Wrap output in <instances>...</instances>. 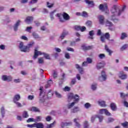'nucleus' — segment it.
I'll list each match as a JSON object with an SVG mask.
<instances>
[{"mask_svg": "<svg viewBox=\"0 0 128 128\" xmlns=\"http://www.w3.org/2000/svg\"><path fill=\"white\" fill-rule=\"evenodd\" d=\"M126 6H123L122 10H120L118 7L116 5H114L111 10V12L113 14L112 16V18H110L111 20H113L114 22H118V20L116 18V16H120V14L126 10Z\"/></svg>", "mask_w": 128, "mask_h": 128, "instance_id": "nucleus-1", "label": "nucleus"}, {"mask_svg": "<svg viewBox=\"0 0 128 128\" xmlns=\"http://www.w3.org/2000/svg\"><path fill=\"white\" fill-rule=\"evenodd\" d=\"M72 100H74V102L71 104H69L68 105V108H72L76 104H78V100H80V96L78 94L74 95V94L70 93L68 96V102H70Z\"/></svg>", "mask_w": 128, "mask_h": 128, "instance_id": "nucleus-2", "label": "nucleus"}, {"mask_svg": "<svg viewBox=\"0 0 128 128\" xmlns=\"http://www.w3.org/2000/svg\"><path fill=\"white\" fill-rule=\"evenodd\" d=\"M56 16L58 18L60 22H64V20H68L70 18V15L66 12L63 14L58 13L56 14Z\"/></svg>", "mask_w": 128, "mask_h": 128, "instance_id": "nucleus-3", "label": "nucleus"}, {"mask_svg": "<svg viewBox=\"0 0 128 128\" xmlns=\"http://www.w3.org/2000/svg\"><path fill=\"white\" fill-rule=\"evenodd\" d=\"M42 54L44 55V57L45 58H46V60H50V54H46L44 52H42L40 51H38L36 48L34 50V56H33V58L36 60V58H38V56H42Z\"/></svg>", "mask_w": 128, "mask_h": 128, "instance_id": "nucleus-4", "label": "nucleus"}, {"mask_svg": "<svg viewBox=\"0 0 128 128\" xmlns=\"http://www.w3.org/2000/svg\"><path fill=\"white\" fill-rule=\"evenodd\" d=\"M39 96L40 102V104L44 102V98H46V94H44V92L42 88H40V94Z\"/></svg>", "mask_w": 128, "mask_h": 128, "instance_id": "nucleus-5", "label": "nucleus"}, {"mask_svg": "<svg viewBox=\"0 0 128 128\" xmlns=\"http://www.w3.org/2000/svg\"><path fill=\"white\" fill-rule=\"evenodd\" d=\"M98 118L99 119V122H102V120L104 119V116H102L100 115H94L92 116L91 118V122H94V120Z\"/></svg>", "mask_w": 128, "mask_h": 128, "instance_id": "nucleus-6", "label": "nucleus"}, {"mask_svg": "<svg viewBox=\"0 0 128 128\" xmlns=\"http://www.w3.org/2000/svg\"><path fill=\"white\" fill-rule=\"evenodd\" d=\"M12 77L11 76H8L6 75H3L2 76V80L5 82H12Z\"/></svg>", "mask_w": 128, "mask_h": 128, "instance_id": "nucleus-7", "label": "nucleus"}, {"mask_svg": "<svg viewBox=\"0 0 128 128\" xmlns=\"http://www.w3.org/2000/svg\"><path fill=\"white\" fill-rule=\"evenodd\" d=\"M34 46V42L32 41L30 42V43L28 44L27 46H26V52H30V48H32Z\"/></svg>", "mask_w": 128, "mask_h": 128, "instance_id": "nucleus-8", "label": "nucleus"}, {"mask_svg": "<svg viewBox=\"0 0 128 128\" xmlns=\"http://www.w3.org/2000/svg\"><path fill=\"white\" fill-rule=\"evenodd\" d=\"M100 24H104V16L102 15H99L98 16Z\"/></svg>", "mask_w": 128, "mask_h": 128, "instance_id": "nucleus-9", "label": "nucleus"}, {"mask_svg": "<svg viewBox=\"0 0 128 128\" xmlns=\"http://www.w3.org/2000/svg\"><path fill=\"white\" fill-rule=\"evenodd\" d=\"M101 74L102 76L99 78L100 82H104V80H106V74L104 71H102Z\"/></svg>", "mask_w": 128, "mask_h": 128, "instance_id": "nucleus-10", "label": "nucleus"}, {"mask_svg": "<svg viewBox=\"0 0 128 128\" xmlns=\"http://www.w3.org/2000/svg\"><path fill=\"white\" fill-rule=\"evenodd\" d=\"M26 46H24V42H20L19 45V48H20L21 52H26Z\"/></svg>", "mask_w": 128, "mask_h": 128, "instance_id": "nucleus-11", "label": "nucleus"}, {"mask_svg": "<svg viewBox=\"0 0 128 128\" xmlns=\"http://www.w3.org/2000/svg\"><path fill=\"white\" fill-rule=\"evenodd\" d=\"M72 122H61L60 126L62 128H64L65 126H72Z\"/></svg>", "mask_w": 128, "mask_h": 128, "instance_id": "nucleus-12", "label": "nucleus"}, {"mask_svg": "<svg viewBox=\"0 0 128 128\" xmlns=\"http://www.w3.org/2000/svg\"><path fill=\"white\" fill-rule=\"evenodd\" d=\"M82 48L83 50H92L94 46H86V45H82Z\"/></svg>", "mask_w": 128, "mask_h": 128, "instance_id": "nucleus-13", "label": "nucleus"}, {"mask_svg": "<svg viewBox=\"0 0 128 128\" xmlns=\"http://www.w3.org/2000/svg\"><path fill=\"white\" fill-rule=\"evenodd\" d=\"M76 68L79 71V72L81 74H84V68H82L80 67L78 64H75Z\"/></svg>", "mask_w": 128, "mask_h": 128, "instance_id": "nucleus-14", "label": "nucleus"}, {"mask_svg": "<svg viewBox=\"0 0 128 128\" xmlns=\"http://www.w3.org/2000/svg\"><path fill=\"white\" fill-rule=\"evenodd\" d=\"M22 22L20 21V20H18L16 24L14 25V32H16V30H18V26H20V22Z\"/></svg>", "mask_w": 128, "mask_h": 128, "instance_id": "nucleus-15", "label": "nucleus"}, {"mask_svg": "<svg viewBox=\"0 0 128 128\" xmlns=\"http://www.w3.org/2000/svg\"><path fill=\"white\" fill-rule=\"evenodd\" d=\"M99 8L102 12H106V10H108V6H104L102 4H101L100 5Z\"/></svg>", "mask_w": 128, "mask_h": 128, "instance_id": "nucleus-16", "label": "nucleus"}, {"mask_svg": "<svg viewBox=\"0 0 128 128\" xmlns=\"http://www.w3.org/2000/svg\"><path fill=\"white\" fill-rule=\"evenodd\" d=\"M20 100V94H16L14 96L13 102H18Z\"/></svg>", "mask_w": 128, "mask_h": 128, "instance_id": "nucleus-17", "label": "nucleus"}, {"mask_svg": "<svg viewBox=\"0 0 128 128\" xmlns=\"http://www.w3.org/2000/svg\"><path fill=\"white\" fill-rule=\"evenodd\" d=\"M35 128H44V124H42V122L35 123Z\"/></svg>", "mask_w": 128, "mask_h": 128, "instance_id": "nucleus-18", "label": "nucleus"}, {"mask_svg": "<svg viewBox=\"0 0 128 128\" xmlns=\"http://www.w3.org/2000/svg\"><path fill=\"white\" fill-rule=\"evenodd\" d=\"M67 34H68V32L66 30H64L62 35L60 36V38H61V40H64V36H67Z\"/></svg>", "mask_w": 128, "mask_h": 128, "instance_id": "nucleus-19", "label": "nucleus"}, {"mask_svg": "<svg viewBox=\"0 0 128 128\" xmlns=\"http://www.w3.org/2000/svg\"><path fill=\"white\" fill-rule=\"evenodd\" d=\"M32 16H28L26 19L25 20V22L26 24H30L32 21Z\"/></svg>", "mask_w": 128, "mask_h": 128, "instance_id": "nucleus-20", "label": "nucleus"}, {"mask_svg": "<svg viewBox=\"0 0 128 128\" xmlns=\"http://www.w3.org/2000/svg\"><path fill=\"white\" fill-rule=\"evenodd\" d=\"M119 78H121V80H126L127 78V76L126 74H123L120 72L119 74Z\"/></svg>", "mask_w": 128, "mask_h": 128, "instance_id": "nucleus-21", "label": "nucleus"}, {"mask_svg": "<svg viewBox=\"0 0 128 128\" xmlns=\"http://www.w3.org/2000/svg\"><path fill=\"white\" fill-rule=\"evenodd\" d=\"M30 110L34 112H40V109L36 106H32L30 108Z\"/></svg>", "mask_w": 128, "mask_h": 128, "instance_id": "nucleus-22", "label": "nucleus"}, {"mask_svg": "<svg viewBox=\"0 0 128 128\" xmlns=\"http://www.w3.org/2000/svg\"><path fill=\"white\" fill-rule=\"evenodd\" d=\"M98 104L99 105H100V106H102L103 108H105V106H106V102L104 101L99 100L98 101Z\"/></svg>", "mask_w": 128, "mask_h": 128, "instance_id": "nucleus-23", "label": "nucleus"}, {"mask_svg": "<svg viewBox=\"0 0 128 128\" xmlns=\"http://www.w3.org/2000/svg\"><path fill=\"white\" fill-rule=\"evenodd\" d=\"M79 120L80 119L78 118H74V122L76 124V126H78V128H80V124L78 122Z\"/></svg>", "mask_w": 128, "mask_h": 128, "instance_id": "nucleus-24", "label": "nucleus"}, {"mask_svg": "<svg viewBox=\"0 0 128 128\" xmlns=\"http://www.w3.org/2000/svg\"><path fill=\"white\" fill-rule=\"evenodd\" d=\"M105 50L107 52H108L109 56H112V51L108 47V45H105Z\"/></svg>", "mask_w": 128, "mask_h": 128, "instance_id": "nucleus-25", "label": "nucleus"}, {"mask_svg": "<svg viewBox=\"0 0 128 128\" xmlns=\"http://www.w3.org/2000/svg\"><path fill=\"white\" fill-rule=\"evenodd\" d=\"M96 68L97 70H100V68H104V64L102 62L98 63L96 66Z\"/></svg>", "mask_w": 128, "mask_h": 128, "instance_id": "nucleus-26", "label": "nucleus"}, {"mask_svg": "<svg viewBox=\"0 0 128 128\" xmlns=\"http://www.w3.org/2000/svg\"><path fill=\"white\" fill-rule=\"evenodd\" d=\"M52 84V80H50L47 82V84H46L45 88H50Z\"/></svg>", "mask_w": 128, "mask_h": 128, "instance_id": "nucleus-27", "label": "nucleus"}, {"mask_svg": "<svg viewBox=\"0 0 128 128\" xmlns=\"http://www.w3.org/2000/svg\"><path fill=\"white\" fill-rule=\"evenodd\" d=\"M110 106L112 110L114 111L116 110V104L111 103Z\"/></svg>", "mask_w": 128, "mask_h": 128, "instance_id": "nucleus-28", "label": "nucleus"}, {"mask_svg": "<svg viewBox=\"0 0 128 128\" xmlns=\"http://www.w3.org/2000/svg\"><path fill=\"white\" fill-rule=\"evenodd\" d=\"M52 96H54V93H52V90H50L47 94V95H46L47 98H52Z\"/></svg>", "mask_w": 128, "mask_h": 128, "instance_id": "nucleus-29", "label": "nucleus"}, {"mask_svg": "<svg viewBox=\"0 0 128 128\" xmlns=\"http://www.w3.org/2000/svg\"><path fill=\"white\" fill-rule=\"evenodd\" d=\"M28 116H29V115H28V112L24 111L22 114V118H28Z\"/></svg>", "mask_w": 128, "mask_h": 128, "instance_id": "nucleus-30", "label": "nucleus"}, {"mask_svg": "<svg viewBox=\"0 0 128 128\" xmlns=\"http://www.w3.org/2000/svg\"><path fill=\"white\" fill-rule=\"evenodd\" d=\"M86 24L88 28H92V22L90 20H88L86 22Z\"/></svg>", "mask_w": 128, "mask_h": 128, "instance_id": "nucleus-31", "label": "nucleus"}, {"mask_svg": "<svg viewBox=\"0 0 128 128\" xmlns=\"http://www.w3.org/2000/svg\"><path fill=\"white\" fill-rule=\"evenodd\" d=\"M65 78L66 74L64 73H63L62 75V78H61V80L59 82V86H62V82H64V80Z\"/></svg>", "mask_w": 128, "mask_h": 128, "instance_id": "nucleus-32", "label": "nucleus"}, {"mask_svg": "<svg viewBox=\"0 0 128 128\" xmlns=\"http://www.w3.org/2000/svg\"><path fill=\"white\" fill-rule=\"evenodd\" d=\"M126 38H128V34L126 32H122L120 36L121 40H124Z\"/></svg>", "mask_w": 128, "mask_h": 128, "instance_id": "nucleus-33", "label": "nucleus"}, {"mask_svg": "<svg viewBox=\"0 0 128 128\" xmlns=\"http://www.w3.org/2000/svg\"><path fill=\"white\" fill-rule=\"evenodd\" d=\"M103 36L106 38V40H110V33L106 32L103 35Z\"/></svg>", "mask_w": 128, "mask_h": 128, "instance_id": "nucleus-34", "label": "nucleus"}, {"mask_svg": "<svg viewBox=\"0 0 128 128\" xmlns=\"http://www.w3.org/2000/svg\"><path fill=\"white\" fill-rule=\"evenodd\" d=\"M54 124H56V121H54L52 123L50 124H48L46 126V128H52L54 126Z\"/></svg>", "mask_w": 128, "mask_h": 128, "instance_id": "nucleus-35", "label": "nucleus"}, {"mask_svg": "<svg viewBox=\"0 0 128 128\" xmlns=\"http://www.w3.org/2000/svg\"><path fill=\"white\" fill-rule=\"evenodd\" d=\"M106 26H112V23L107 20L106 22Z\"/></svg>", "mask_w": 128, "mask_h": 128, "instance_id": "nucleus-36", "label": "nucleus"}, {"mask_svg": "<svg viewBox=\"0 0 128 128\" xmlns=\"http://www.w3.org/2000/svg\"><path fill=\"white\" fill-rule=\"evenodd\" d=\"M122 126L124 128H128V122H124L121 124Z\"/></svg>", "mask_w": 128, "mask_h": 128, "instance_id": "nucleus-37", "label": "nucleus"}, {"mask_svg": "<svg viewBox=\"0 0 128 128\" xmlns=\"http://www.w3.org/2000/svg\"><path fill=\"white\" fill-rule=\"evenodd\" d=\"M80 110V108L76 106L73 108V110H72V112H78Z\"/></svg>", "mask_w": 128, "mask_h": 128, "instance_id": "nucleus-38", "label": "nucleus"}, {"mask_svg": "<svg viewBox=\"0 0 128 128\" xmlns=\"http://www.w3.org/2000/svg\"><path fill=\"white\" fill-rule=\"evenodd\" d=\"M1 114H2V118H4L5 112H4V106L1 108Z\"/></svg>", "mask_w": 128, "mask_h": 128, "instance_id": "nucleus-39", "label": "nucleus"}, {"mask_svg": "<svg viewBox=\"0 0 128 128\" xmlns=\"http://www.w3.org/2000/svg\"><path fill=\"white\" fill-rule=\"evenodd\" d=\"M54 4L50 3V2H47L46 3V6L49 8H52L54 6Z\"/></svg>", "mask_w": 128, "mask_h": 128, "instance_id": "nucleus-40", "label": "nucleus"}, {"mask_svg": "<svg viewBox=\"0 0 128 128\" xmlns=\"http://www.w3.org/2000/svg\"><path fill=\"white\" fill-rule=\"evenodd\" d=\"M54 12H56V10H54L50 13V18L52 20H53L54 19Z\"/></svg>", "mask_w": 128, "mask_h": 128, "instance_id": "nucleus-41", "label": "nucleus"}, {"mask_svg": "<svg viewBox=\"0 0 128 128\" xmlns=\"http://www.w3.org/2000/svg\"><path fill=\"white\" fill-rule=\"evenodd\" d=\"M26 126H27V128H36V123H34V124H28L26 125Z\"/></svg>", "mask_w": 128, "mask_h": 128, "instance_id": "nucleus-42", "label": "nucleus"}, {"mask_svg": "<svg viewBox=\"0 0 128 128\" xmlns=\"http://www.w3.org/2000/svg\"><path fill=\"white\" fill-rule=\"evenodd\" d=\"M81 16H83V18H88V13L86 11H84L81 14Z\"/></svg>", "mask_w": 128, "mask_h": 128, "instance_id": "nucleus-43", "label": "nucleus"}, {"mask_svg": "<svg viewBox=\"0 0 128 128\" xmlns=\"http://www.w3.org/2000/svg\"><path fill=\"white\" fill-rule=\"evenodd\" d=\"M32 26H28L26 30V32H32Z\"/></svg>", "mask_w": 128, "mask_h": 128, "instance_id": "nucleus-44", "label": "nucleus"}, {"mask_svg": "<svg viewBox=\"0 0 128 128\" xmlns=\"http://www.w3.org/2000/svg\"><path fill=\"white\" fill-rule=\"evenodd\" d=\"M14 104H16V106H18V108H22V104L20 102H14Z\"/></svg>", "mask_w": 128, "mask_h": 128, "instance_id": "nucleus-45", "label": "nucleus"}, {"mask_svg": "<svg viewBox=\"0 0 128 128\" xmlns=\"http://www.w3.org/2000/svg\"><path fill=\"white\" fill-rule=\"evenodd\" d=\"M127 48H128V44H125L120 48V50H124Z\"/></svg>", "mask_w": 128, "mask_h": 128, "instance_id": "nucleus-46", "label": "nucleus"}, {"mask_svg": "<svg viewBox=\"0 0 128 128\" xmlns=\"http://www.w3.org/2000/svg\"><path fill=\"white\" fill-rule=\"evenodd\" d=\"M84 128H88V122L85 121L84 123Z\"/></svg>", "mask_w": 128, "mask_h": 128, "instance_id": "nucleus-47", "label": "nucleus"}, {"mask_svg": "<svg viewBox=\"0 0 128 128\" xmlns=\"http://www.w3.org/2000/svg\"><path fill=\"white\" fill-rule=\"evenodd\" d=\"M91 88L93 90H96V84H92L91 86Z\"/></svg>", "mask_w": 128, "mask_h": 128, "instance_id": "nucleus-48", "label": "nucleus"}, {"mask_svg": "<svg viewBox=\"0 0 128 128\" xmlns=\"http://www.w3.org/2000/svg\"><path fill=\"white\" fill-rule=\"evenodd\" d=\"M34 98V95H30L28 97V99L29 100H32Z\"/></svg>", "mask_w": 128, "mask_h": 128, "instance_id": "nucleus-49", "label": "nucleus"}, {"mask_svg": "<svg viewBox=\"0 0 128 128\" xmlns=\"http://www.w3.org/2000/svg\"><path fill=\"white\" fill-rule=\"evenodd\" d=\"M100 40L102 42H106V38H104V36H100Z\"/></svg>", "mask_w": 128, "mask_h": 128, "instance_id": "nucleus-50", "label": "nucleus"}, {"mask_svg": "<svg viewBox=\"0 0 128 128\" xmlns=\"http://www.w3.org/2000/svg\"><path fill=\"white\" fill-rule=\"evenodd\" d=\"M38 62L39 64H44V58H38Z\"/></svg>", "mask_w": 128, "mask_h": 128, "instance_id": "nucleus-51", "label": "nucleus"}, {"mask_svg": "<svg viewBox=\"0 0 128 128\" xmlns=\"http://www.w3.org/2000/svg\"><path fill=\"white\" fill-rule=\"evenodd\" d=\"M38 0H31L29 4H36L38 2Z\"/></svg>", "mask_w": 128, "mask_h": 128, "instance_id": "nucleus-52", "label": "nucleus"}, {"mask_svg": "<svg viewBox=\"0 0 128 128\" xmlns=\"http://www.w3.org/2000/svg\"><path fill=\"white\" fill-rule=\"evenodd\" d=\"M86 62L88 64H92V60L91 58H86Z\"/></svg>", "mask_w": 128, "mask_h": 128, "instance_id": "nucleus-53", "label": "nucleus"}, {"mask_svg": "<svg viewBox=\"0 0 128 128\" xmlns=\"http://www.w3.org/2000/svg\"><path fill=\"white\" fill-rule=\"evenodd\" d=\"M26 122H34V118H29Z\"/></svg>", "mask_w": 128, "mask_h": 128, "instance_id": "nucleus-54", "label": "nucleus"}, {"mask_svg": "<svg viewBox=\"0 0 128 128\" xmlns=\"http://www.w3.org/2000/svg\"><path fill=\"white\" fill-rule=\"evenodd\" d=\"M114 119L112 118H108V120L107 121L108 124H110V122H114Z\"/></svg>", "mask_w": 128, "mask_h": 128, "instance_id": "nucleus-55", "label": "nucleus"}, {"mask_svg": "<svg viewBox=\"0 0 128 128\" xmlns=\"http://www.w3.org/2000/svg\"><path fill=\"white\" fill-rule=\"evenodd\" d=\"M32 36L34 38H38V35L34 32L32 33Z\"/></svg>", "mask_w": 128, "mask_h": 128, "instance_id": "nucleus-56", "label": "nucleus"}, {"mask_svg": "<svg viewBox=\"0 0 128 128\" xmlns=\"http://www.w3.org/2000/svg\"><path fill=\"white\" fill-rule=\"evenodd\" d=\"M53 76L54 78H57L58 76V72H56V71L54 70L53 71Z\"/></svg>", "mask_w": 128, "mask_h": 128, "instance_id": "nucleus-57", "label": "nucleus"}, {"mask_svg": "<svg viewBox=\"0 0 128 128\" xmlns=\"http://www.w3.org/2000/svg\"><path fill=\"white\" fill-rule=\"evenodd\" d=\"M84 106H85L86 108H90L91 106L90 103L88 102L84 104Z\"/></svg>", "mask_w": 128, "mask_h": 128, "instance_id": "nucleus-58", "label": "nucleus"}, {"mask_svg": "<svg viewBox=\"0 0 128 128\" xmlns=\"http://www.w3.org/2000/svg\"><path fill=\"white\" fill-rule=\"evenodd\" d=\"M65 58H67V60H70V54L66 53L65 54Z\"/></svg>", "mask_w": 128, "mask_h": 128, "instance_id": "nucleus-59", "label": "nucleus"}, {"mask_svg": "<svg viewBox=\"0 0 128 128\" xmlns=\"http://www.w3.org/2000/svg\"><path fill=\"white\" fill-rule=\"evenodd\" d=\"M74 28L76 30H80V26H74Z\"/></svg>", "mask_w": 128, "mask_h": 128, "instance_id": "nucleus-60", "label": "nucleus"}, {"mask_svg": "<svg viewBox=\"0 0 128 128\" xmlns=\"http://www.w3.org/2000/svg\"><path fill=\"white\" fill-rule=\"evenodd\" d=\"M100 58L102 59L104 58H106V55L104 54H101L98 56Z\"/></svg>", "mask_w": 128, "mask_h": 128, "instance_id": "nucleus-61", "label": "nucleus"}, {"mask_svg": "<svg viewBox=\"0 0 128 128\" xmlns=\"http://www.w3.org/2000/svg\"><path fill=\"white\" fill-rule=\"evenodd\" d=\"M70 87H68V86H66L64 88V92H70Z\"/></svg>", "mask_w": 128, "mask_h": 128, "instance_id": "nucleus-62", "label": "nucleus"}, {"mask_svg": "<svg viewBox=\"0 0 128 128\" xmlns=\"http://www.w3.org/2000/svg\"><path fill=\"white\" fill-rule=\"evenodd\" d=\"M55 94L57 98H62V95L58 92H55Z\"/></svg>", "mask_w": 128, "mask_h": 128, "instance_id": "nucleus-63", "label": "nucleus"}, {"mask_svg": "<svg viewBox=\"0 0 128 128\" xmlns=\"http://www.w3.org/2000/svg\"><path fill=\"white\" fill-rule=\"evenodd\" d=\"M104 114H106V116H110V112H108L106 109H105Z\"/></svg>", "mask_w": 128, "mask_h": 128, "instance_id": "nucleus-64", "label": "nucleus"}]
</instances>
